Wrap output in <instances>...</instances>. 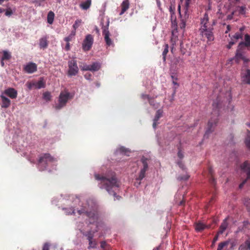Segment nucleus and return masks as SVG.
<instances>
[{
	"mask_svg": "<svg viewBox=\"0 0 250 250\" xmlns=\"http://www.w3.org/2000/svg\"><path fill=\"white\" fill-rule=\"evenodd\" d=\"M187 21V19H185L184 18H181V22L179 24V26L181 29H184L186 25V22Z\"/></svg>",
	"mask_w": 250,
	"mask_h": 250,
	"instance_id": "e433bc0d",
	"label": "nucleus"
},
{
	"mask_svg": "<svg viewBox=\"0 0 250 250\" xmlns=\"http://www.w3.org/2000/svg\"><path fill=\"white\" fill-rule=\"evenodd\" d=\"M189 176L188 174H185L183 176H179L177 177V180L179 181H187L188 179Z\"/></svg>",
	"mask_w": 250,
	"mask_h": 250,
	"instance_id": "a19ab883",
	"label": "nucleus"
},
{
	"mask_svg": "<svg viewBox=\"0 0 250 250\" xmlns=\"http://www.w3.org/2000/svg\"><path fill=\"white\" fill-rule=\"evenodd\" d=\"M55 14L53 12L50 11L47 14V22L49 24H52L54 21Z\"/></svg>",
	"mask_w": 250,
	"mask_h": 250,
	"instance_id": "7c9ffc66",
	"label": "nucleus"
},
{
	"mask_svg": "<svg viewBox=\"0 0 250 250\" xmlns=\"http://www.w3.org/2000/svg\"><path fill=\"white\" fill-rule=\"evenodd\" d=\"M119 150L121 152L126 153L128 152V150L124 146H122L119 148Z\"/></svg>",
	"mask_w": 250,
	"mask_h": 250,
	"instance_id": "052dcab7",
	"label": "nucleus"
},
{
	"mask_svg": "<svg viewBox=\"0 0 250 250\" xmlns=\"http://www.w3.org/2000/svg\"><path fill=\"white\" fill-rule=\"evenodd\" d=\"M45 86V83L42 80H40L37 83H35V87L37 88L40 89L43 88Z\"/></svg>",
	"mask_w": 250,
	"mask_h": 250,
	"instance_id": "f704fd0d",
	"label": "nucleus"
},
{
	"mask_svg": "<svg viewBox=\"0 0 250 250\" xmlns=\"http://www.w3.org/2000/svg\"><path fill=\"white\" fill-rule=\"evenodd\" d=\"M169 11L170 14H172L173 15L174 13H175V6L174 4H173L171 3H170L169 7Z\"/></svg>",
	"mask_w": 250,
	"mask_h": 250,
	"instance_id": "c03bdc74",
	"label": "nucleus"
},
{
	"mask_svg": "<svg viewBox=\"0 0 250 250\" xmlns=\"http://www.w3.org/2000/svg\"><path fill=\"white\" fill-rule=\"evenodd\" d=\"M0 98L1 99V107L2 108L8 107L11 104L10 100L2 95L0 96Z\"/></svg>",
	"mask_w": 250,
	"mask_h": 250,
	"instance_id": "412c9836",
	"label": "nucleus"
},
{
	"mask_svg": "<svg viewBox=\"0 0 250 250\" xmlns=\"http://www.w3.org/2000/svg\"><path fill=\"white\" fill-rule=\"evenodd\" d=\"M70 49V45L69 42H66V44L65 47V49L66 51H69Z\"/></svg>",
	"mask_w": 250,
	"mask_h": 250,
	"instance_id": "0e129e2a",
	"label": "nucleus"
},
{
	"mask_svg": "<svg viewBox=\"0 0 250 250\" xmlns=\"http://www.w3.org/2000/svg\"><path fill=\"white\" fill-rule=\"evenodd\" d=\"M5 12V15L7 17H10L13 14V11L10 8H8L6 10Z\"/></svg>",
	"mask_w": 250,
	"mask_h": 250,
	"instance_id": "a18cd8bd",
	"label": "nucleus"
},
{
	"mask_svg": "<svg viewBox=\"0 0 250 250\" xmlns=\"http://www.w3.org/2000/svg\"><path fill=\"white\" fill-rule=\"evenodd\" d=\"M149 104L151 105L153 107H155V108H157L158 107V106L157 105H156L154 103V100L152 99V98H150V100H149L148 101Z\"/></svg>",
	"mask_w": 250,
	"mask_h": 250,
	"instance_id": "864d4df0",
	"label": "nucleus"
},
{
	"mask_svg": "<svg viewBox=\"0 0 250 250\" xmlns=\"http://www.w3.org/2000/svg\"><path fill=\"white\" fill-rule=\"evenodd\" d=\"M241 48H239L238 47V49L236 51V53L235 56V61L237 62H238L240 60H242L245 62H248L249 61V60L248 59L246 58L244 56L243 53L240 50Z\"/></svg>",
	"mask_w": 250,
	"mask_h": 250,
	"instance_id": "2eb2a0df",
	"label": "nucleus"
},
{
	"mask_svg": "<svg viewBox=\"0 0 250 250\" xmlns=\"http://www.w3.org/2000/svg\"><path fill=\"white\" fill-rule=\"evenodd\" d=\"M23 69L27 73H33L37 70V65L34 62H30L25 65Z\"/></svg>",
	"mask_w": 250,
	"mask_h": 250,
	"instance_id": "ddd939ff",
	"label": "nucleus"
},
{
	"mask_svg": "<svg viewBox=\"0 0 250 250\" xmlns=\"http://www.w3.org/2000/svg\"><path fill=\"white\" fill-rule=\"evenodd\" d=\"M234 43H235V42H233V41H231V42H229V44H228V45H227V48H228V49H230V48L231 47V46H232Z\"/></svg>",
	"mask_w": 250,
	"mask_h": 250,
	"instance_id": "e2e57ef3",
	"label": "nucleus"
},
{
	"mask_svg": "<svg viewBox=\"0 0 250 250\" xmlns=\"http://www.w3.org/2000/svg\"><path fill=\"white\" fill-rule=\"evenodd\" d=\"M231 244L229 241H226L220 243L217 250H229L228 247Z\"/></svg>",
	"mask_w": 250,
	"mask_h": 250,
	"instance_id": "4be33fe9",
	"label": "nucleus"
},
{
	"mask_svg": "<svg viewBox=\"0 0 250 250\" xmlns=\"http://www.w3.org/2000/svg\"><path fill=\"white\" fill-rule=\"evenodd\" d=\"M245 144L248 148L250 149V135L248 136L245 140Z\"/></svg>",
	"mask_w": 250,
	"mask_h": 250,
	"instance_id": "3c124183",
	"label": "nucleus"
},
{
	"mask_svg": "<svg viewBox=\"0 0 250 250\" xmlns=\"http://www.w3.org/2000/svg\"><path fill=\"white\" fill-rule=\"evenodd\" d=\"M11 58V55L6 51H3V56L1 58L2 60H7Z\"/></svg>",
	"mask_w": 250,
	"mask_h": 250,
	"instance_id": "c9c22d12",
	"label": "nucleus"
},
{
	"mask_svg": "<svg viewBox=\"0 0 250 250\" xmlns=\"http://www.w3.org/2000/svg\"><path fill=\"white\" fill-rule=\"evenodd\" d=\"M48 44L47 38L42 37L40 39L39 46L41 48L45 49L47 48Z\"/></svg>",
	"mask_w": 250,
	"mask_h": 250,
	"instance_id": "393cba45",
	"label": "nucleus"
},
{
	"mask_svg": "<svg viewBox=\"0 0 250 250\" xmlns=\"http://www.w3.org/2000/svg\"><path fill=\"white\" fill-rule=\"evenodd\" d=\"M91 75L90 74H86L85 75H84V77L87 79V80H90V78H91Z\"/></svg>",
	"mask_w": 250,
	"mask_h": 250,
	"instance_id": "774afa93",
	"label": "nucleus"
},
{
	"mask_svg": "<svg viewBox=\"0 0 250 250\" xmlns=\"http://www.w3.org/2000/svg\"><path fill=\"white\" fill-rule=\"evenodd\" d=\"M163 111L162 109H160L157 110L155 114V116L153 119V123L152 125L154 128H155L156 126L159 124V123H158V121L159 120V119L163 116Z\"/></svg>",
	"mask_w": 250,
	"mask_h": 250,
	"instance_id": "dca6fc26",
	"label": "nucleus"
},
{
	"mask_svg": "<svg viewBox=\"0 0 250 250\" xmlns=\"http://www.w3.org/2000/svg\"><path fill=\"white\" fill-rule=\"evenodd\" d=\"M65 210H66V213L67 214H75V212L74 208H65Z\"/></svg>",
	"mask_w": 250,
	"mask_h": 250,
	"instance_id": "49530a36",
	"label": "nucleus"
},
{
	"mask_svg": "<svg viewBox=\"0 0 250 250\" xmlns=\"http://www.w3.org/2000/svg\"><path fill=\"white\" fill-rule=\"evenodd\" d=\"M245 83L250 84V70L247 69L243 76V80Z\"/></svg>",
	"mask_w": 250,
	"mask_h": 250,
	"instance_id": "c85d7f7f",
	"label": "nucleus"
},
{
	"mask_svg": "<svg viewBox=\"0 0 250 250\" xmlns=\"http://www.w3.org/2000/svg\"><path fill=\"white\" fill-rule=\"evenodd\" d=\"M148 159L146 158L143 157L141 159V162L143 164V168H141L140 172L139 173V175L137 178H136V180L137 181H139V185L141 183V181L143 179V178L146 176V172L148 169V166L147 163Z\"/></svg>",
	"mask_w": 250,
	"mask_h": 250,
	"instance_id": "6e6552de",
	"label": "nucleus"
},
{
	"mask_svg": "<svg viewBox=\"0 0 250 250\" xmlns=\"http://www.w3.org/2000/svg\"><path fill=\"white\" fill-rule=\"evenodd\" d=\"M218 122L217 117L215 118H211V119L208 121V128L204 135V138H208V135L209 133H211L214 130V128Z\"/></svg>",
	"mask_w": 250,
	"mask_h": 250,
	"instance_id": "f8f14e48",
	"label": "nucleus"
},
{
	"mask_svg": "<svg viewBox=\"0 0 250 250\" xmlns=\"http://www.w3.org/2000/svg\"><path fill=\"white\" fill-rule=\"evenodd\" d=\"M141 98L142 99H143L144 100H147L148 101L149 100H150V99L151 98V97H149V96L148 95H147V94H143L141 95Z\"/></svg>",
	"mask_w": 250,
	"mask_h": 250,
	"instance_id": "4d7b16f0",
	"label": "nucleus"
},
{
	"mask_svg": "<svg viewBox=\"0 0 250 250\" xmlns=\"http://www.w3.org/2000/svg\"><path fill=\"white\" fill-rule=\"evenodd\" d=\"M55 159L49 153H45L39 158V167L41 170H44L47 167L49 163L53 162Z\"/></svg>",
	"mask_w": 250,
	"mask_h": 250,
	"instance_id": "7ed1b4c3",
	"label": "nucleus"
},
{
	"mask_svg": "<svg viewBox=\"0 0 250 250\" xmlns=\"http://www.w3.org/2000/svg\"><path fill=\"white\" fill-rule=\"evenodd\" d=\"M177 164L179 167L183 170H185L186 169V167L182 161H180L178 162Z\"/></svg>",
	"mask_w": 250,
	"mask_h": 250,
	"instance_id": "5fc2aeb1",
	"label": "nucleus"
},
{
	"mask_svg": "<svg viewBox=\"0 0 250 250\" xmlns=\"http://www.w3.org/2000/svg\"><path fill=\"white\" fill-rule=\"evenodd\" d=\"M234 15H235V14H233V12H232L231 13V14L227 16V19H228V20H231V19H232L233 16Z\"/></svg>",
	"mask_w": 250,
	"mask_h": 250,
	"instance_id": "338daca9",
	"label": "nucleus"
},
{
	"mask_svg": "<svg viewBox=\"0 0 250 250\" xmlns=\"http://www.w3.org/2000/svg\"><path fill=\"white\" fill-rule=\"evenodd\" d=\"M239 250H250V236L239 247Z\"/></svg>",
	"mask_w": 250,
	"mask_h": 250,
	"instance_id": "aec40b11",
	"label": "nucleus"
},
{
	"mask_svg": "<svg viewBox=\"0 0 250 250\" xmlns=\"http://www.w3.org/2000/svg\"><path fill=\"white\" fill-rule=\"evenodd\" d=\"M219 234H218V233H217V235H216L214 236V238H213V241H212V246L213 245H214V244H215V242L218 240V235H219Z\"/></svg>",
	"mask_w": 250,
	"mask_h": 250,
	"instance_id": "680f3d73",
	"label": "nucleus"
},
{
	"mask_svg": "<svg viewBox=\"0 0 250 250\" xmlns=\"http://www.w3.org/2000/svg\"><path fill=\"white\" fill-rule=\"evenodd\" d=\"M170 19L172 24L176 23V17L175 13H174L173 15L172 14H170Z\"/></svg>",
	"mask_w": 250,
	"mask_h": 250,
	"instance_id": "603ef678",
	"label": "nucleus"
},
{
	"mask_svg": "<svg viewBox=\"0 0 250 250\" xmlns=\"http://www.w3.org/2000/svg\"><path fill=\"white\" fill-rule=\"evenodd\" d=\"M190 1V0H185L184 7L182 12L181 11V6L179 4L178 6V10L181 18H184L187 20L188 19L190 14V12L188 10Z\"/></svg>",
	"mask_w": 250,
	"mask_h": 250,
	"instance_id": "9d476101",
	"label": "nucleus"
},
{
	"mask_svg": "<svg viewBox=\"0 0 250 250\" xmlns=\"http://www.w3.org/2000/svg\"><path fill=\"white\" fill-rule=\"evenodd\" d=\"M106 245V243L105 241H102L101 242V247L103 249H104Z\"/></svg>",
	"mask_w": 250,
	"mask_h": 250,
	"instance_id": "69168bd1",
	"label": "nucleus"
},
{
	"mask_svg": "<svg viewBox=\"0 0 250 250\" xmlns=\"http://www.w3.org/2000/svg\"><path fill=\"white\" fill-rule=\"evenodd\" d=\"M43 97L46 101H49L51 100V96L49 92H46L43 94Z\"/></svg>",
	"mask_w": 250,
	"mask_h": 250,
	"instance_id": "ea45409f",
	"label": "nucleus"
},
{
	"mask_svg": "<svg viewBox=\"0 0 250 250\" xmlns=\"http://www.w3.org/2000/svg\"><path fill=\"white\" fill-rule=\"evenodd\" d=\"M70 93L68 92H61L59 98V104L56 105L55 108L57 110H59L65 106L70 98Z\"/></svg>",
	"mask_w": 250,
	"mask_h": 250,
	"instance_id": "20e7f679",
	"label": "nucleus"
},
{
	"mask_svg": "<svg viewBox=\"0 0 250 250\" xmlns=\"http://www.w3.org/2000/svg\"><path fill=\"white\" fill-rule=\"evenodd\" d=\"M170 77L171 78L172 81H173V80L178 81V74L176 72L172 71L171 70H170Z\"/></svg>",
	"mask_w": 250,
	"mask_h": 250,
	"instance_id": "72a5a7b5",
	"label": "nucleus"
},
{
	"mask_svg": "<svg viewBox=\"0 0 250 250\" xmlns=\"http://www.w3.org/2000/svg\"><path fill=\"white\" fill-rule=\"evenodd\" d=\"M78 213L79 215L85 213L89 219L90 224H94L97 222L98 219V213L96 211L87 212L84 209L82 208L80 210H78Z\"/></svg>",
	"mask_w": 250,
	"mask_h": 250,
	"instance_id": "423d86ee",
	"label": "nucleus"
},
{
	"mask_svg": "<svg viewBox=\"0 0 250 250\" xmlns=\"http://www.w3.org/2000/svg\"><path fill=\"white\" fill-rule=\"evenodd\" d=\"M245 28L244 26L241 27L239 29V31L237 32H236L231 38V40H233V39H235L236 40H238L240 39H242L243 38V32L245 30Z\"/></svg>",
	"mask_w": 250,
	"mask_h": 250,
	"instance_id": "b1692460",
	"label": "nucleus"
},
{
	"mask_svg": "<svg viewBox=\"0 0 250 250\" xmlns=\"http://www.w3.org/2000/svg\"><path fill=\"white\" fill-rule=\"evenodd\" d=\"M4 94L7 95L11 99H15L17 97L18 93L13 88H9L4 91Z\"/></svg>",
	"mask_w": 250,
	"mask_h": 250,
	"instance_id": "a211bd4d",
	"label": "nucleus"
},
{
	"mask_svg": "<svg viewBox=\"0 0 250 250\" xmlns=\"http://www.w3.org/2000/svg\"><path fill=\"white\" fill-rule=\"evenodd\" d=\"M121 11L120 13V15H122L129 7V0H124L121 4Z\"/></svg>",
	"mask_w": 250,
	"mask_h": 250,
	"instance_id": "6ab92c4d",
	"label": "nucleus"
},
{
	"mask_svg": "<svg viewBox=\"0 0 250 250\" xmlns=\"http://www.w3.org/2000/svg\"><path fill=\"white\" fill-rule=\"evenodd\" d=\"M91 4V0H87L86 1L82 2L80 6V7L83 10L88 9Z\"/></svg>",
	"mask_w": 250,
	"mask_h": 250,
	"instance_id": "bb28decb",
	"label": "nucleus"
},
{
	"mask_svg": "<svg viewBox=\"0 0 250 250\" xmlns=\"http://www.w3.org/2000/svg\"><path fill=\"white\" fill-rule=\"evenodd\" d=\"M94 177L99 182L98 186L100 188L105 189L109 194L116 197V199H120L121 197L117 195L116 193V190L119 187V182L115 172L111 171L104 176L95 174Z\"/></svg>",
	"mask_w": 250,
	"mask_h": 250,
	"instance_id": "f257e3e1",
	"label": "nucleus"
},
{
	"mask_svg": "<svg viewBox=\"0 0 250 250\" xmlns=\"http://www.w3.org/2000/svg\"><path fill=\"white\" fill-rule=\"evenodd\" d=\"M168 52V45L167 44H165L164 45V49L162 53L163 56V60L165 62L166 60V56Z\"/></svg>",
	"mask_w": 250,
	"mask_h": 250,
	"instance_id": "2f4dec72",
	"label": "nucleus"
},
{
	"mask_svg": "<svg viewBox=\"0 0 250 250\" xmlns=\"http://www.w3.org/2000/svg\"><path fill=\"white\" fill-rule=\"evenodd\" d=\"M97 245V243L96 241H92V243H89V246L88 247V249H90L91 248H95L96 247Z\"/></svg>",
	"mask_w": 250,
	"mask_h": 250,
	"instance_id": "8fccbe9b",
	"label": "nucleus"
},
{
	"mask_svg": "<svg viewBox=\"0 0 250 250\" xmlns=\"http://www.w3.org/2000/svg\"><path fill=\"white\" fill-rule=\"evenodd\" d=\"M177 81H175V80H173V81H172V83L174 85H176V86L174 87H173V93L172 94V97H173L176 93V89L177 88L179 87V84L177 83Z\"/></svg>",
	"mask_w": 250,
	"mask_h": 250,
	"instance_id": "58836bf2",
	"label": "nucleus"
},
{
	"mask_svg": "<svg viewBox=\"0 0 250 250\" xmlns=\"http://www.w3.org/2000/svg\"><path fill=\"white\" fill-rule=\"evenodd\" d=\"M93 42L94 38L93 36L91 34L87 35L83 40L82 44L83 50L84 51H88L90 50L93 44Z\"/></svg>",
	"mask_w": 250,
	"mask_h": 250,
	"instance_id": "0eeeda50",
	"label": "nucleus"
},
{
	"mask_svg": "<svg viewBox=\"0 0 250 250\" xmlns=\"http://www.w3.org/2000/svg\"><path fill=\"white\" fill-rule=\"evenodd\" d=\"M245 42H242L239 43L238 47L239 48H242L243 46H245L246 47H250V36L248 34H246L245 36Z\"/></svg>",
	"mask_w": 250,
	"mask_h": 250,
	"instance_id": "5701e85b",
	"label": "nucleus"
},
{
	"mask_svg": "<svg viewBox=\"0 0 250 250\" xmlns=\"http://www.w3.org/2000/svg\"><path fill=\"white\" fill-rule=\"evenodd\" d=\"M100 63L98 62H93L91 65H90V71H97L100 69Z\"/></svg>",
	"mask_w": 250,
	"mask_h": 250,
	"instance_id": "cd10ccee",
	"label": "nucleus"
},
{
	"mask_svg": "<svg viewBox=\"0 0 250 250\" xmlns=\"http://www.w3.org/2000/svg\"><path fill=\"white\" fill-rule=\"evenodd\" d=\"M241 168L242 170L246 172L247 178L244 180L240 185L239 188H242L247 182L248 179H250V163L248 161H246L241 165Z\"/></svg>",
	"mask_w": 250,
	"mask_h": 250,
	"instance_id": "9b49d317",
	"label": "nucleus"
},
{
	"mask_svg": "<svg viewBox=\"0 0 250 250\" xmlns=\"http://www.w3.org/2000/svg\"><path fill=\"white\" fill-rule=\"evenodd\" d=\"M68 75L69 76H75L78 74L79 72V68L75 58H73L72 60L68 61Z\"/></svg>",
	"mask_w": 250,
	"mask_h": 250,
	"instance_id": "39448f33",
	"label": "nucleus"
},
{
	"mask_svg": "<svg viewBox=\"0 0 250 250\" xmlns=\"http://www.w3.org/2000/svg\"><path fill=\"white\" fill-rule=\"evenodd\" d=\"M246 6L245 5L240 6H237L233 11V14L236 16L245 15L246 13Z\"/></svg>",
	"mask_w": 250,
	"mask_h": 250,
	"instance_id": "4468645a",
	"label": "nucleus"
},
{
	"mask_svg": "<svg viewBox=\"0 0 250 250\" xmlns=\"http://www.w3.org/2000/svg\"><path fill=\"white\" fill-rule=\"evenodd\" d=\"M74 36H75V32L74 33V34H70L68 37H65L64 39V40L66 42H69L70 41H72V39Z\"/></svg>",
	"mask_w": 250,
	"mask_h": 250,
	"instance_id": "09e8293b",
	"label": "nucleus"
},
{
	"mask_svg": "<svg viewBox=\"0 0 250 250\" xmlns=\"http://www.w3.org/2000/svg\"><path fill=\"white\" fill-rule=\"evenodd\" d=\"M244 203L247 209L250 211V199L249 198H245L244 199Z\"/></svg>",
	"mask_w": 250,
	"mask_h": 250,
	"instance_id": "4c0bfd02",
	"label": "nucleus"
},
{
	"mask_svg": "<svg viewBox=\"0 0 250 250\" xmlns=\"http://www.w3.org/2000/svg\"><path fill=\"white\" fill-rule=\"evenodd\" d=\"M212 106L213 107V112L215 114L218 115V109L219 108V104L218 103V99L216 100V101H214L212 104Z\"/></svg>",
	"mask_w": 250,
	"mask_h": 250,
	"instance_id": "473e14b6",
	"label": "nucleus"
},
{
	"mask_svg": "<svg viewBox=\"0 0 250 250\" xmlns=\"http://www.w3.org/2000/svg\"><path fill=\"white\" fill-rule=\"evenodd\" d=\"M26 85H27V87L29 89H31V88H32V87L33 86H35V83L28 82V83H27Z\"/></svg>",
	"mask_w": 250,
	"mask_h": 250,
	"instance_id": "6e6d98bb",
	"label": "nucleus"
},
{
	"mask_svg": "<svg viewBox=\"0 0 250 250\" xmlns=\"http://www.w3.org/2000/svg\"><path fill=\"white\" fill-rule=\"evenodd\" d=\"M109 21L107 22V24L105 26H103L102 29L103 30V35L104 37V39L105 42L106 44L108 46H113L114 43L112 40L110 38V33L108 31Z\"/></svg>",
	"mask_w": 250,
	"mask_h": 250,
	"instance_id": "1a4fd4ad",
	"label": "nucleus"
},
{
	"mask_svg": "<svg viewBox=\"0 0 250 250\" xmlns=\"http://www.w3.org/2000/svg\"><path fill=\"white\" fill-rule=\"evenodd\" d=\"M228 226V223L227 222V219H224L220 226L219 230L218 231V234H222L224 231L226 229Z\"/></svg>",
	"mask_w": 250,
	"mask_h": 250,
	"instance_id": "a878e982",
	"label": "nucleus"
},
{
	"mask_svg": "<svg viewBox=\"0 0 250 250\" xmlns=\"http://www.w3.org/2000/svg\"><path fill=\"white\" fill-rule=\"evenodd\" d=\"M82 23V20H77L75 21L74 24L73 25V27L74 29V30H76L77 28H78L79 26L80 25L81 23Z\"/></svg>",
	"mask_w": 250,
	"mask_h": 250,
	"instance_id": "79ce46f5",
	"label": "nucleus"
},
{
	"mask_svg": "<svg viewBox=\"0 0 250 250\" xmlns=\"http://www.w3.org/2000/svg\"><path fill=\"white\" fill-rule=\"evenodd\" d=\"M50 245L48 243H45L42 250H49Z\"/></svg>",
	"mask_w": 250,
	"mask_h": 250,
	"instance_id": "13d9d810",
	"label": "nucleus"
},
{
	"mask_svg": "<svg viewBox=\"0 0 250 250\" xmlns=\"http://www.w3.org/2000/svg\"><path fill=\"white\" fill-rule=\"evenodd\" d=\"M215 24V20L209 21V18L207 12L200 18V28L199 29L200 35L203 38H205L207 39L208 43H209L214 40L213 30Z\"/></svg>",
	"mask_w": 250,
	"mask_h": 250,
	"instance_id": "f03ea898",
	"label": "nucleus"
},
{
	"mask_svg": "<svg viewBox=\"0 0 250 250\" xmlns=\"http://www.w3.org/2000/svg\"><path fill=\"white\" fill-rule=\"evenodd\" d=\"M80 68L83 71H90V65L84 64L83 66H80Z\"/></svg>",
	"mask_w": 250,
	"mask_h": 250,
	"instance_id": "de8ad7c7",
	"label": "nucleus"
},
{
	"mask_svg": "<svg viewBox=\"0 0 250 250\" xmlns=\"http://www.w3.org/2000/svg\"><path fill=\"white\" fill-rule=\"evenodd\" d=\"M98 230L96 229L94 231H89L87 232L86 234V236L87 237V239L88 240L89 243H92V241L94 236V233L97 232Z\"/></svg>",
	"mask_w": 250,
	"mask_h": 250,
	"instance_id": "c756f323",
	"label": "nucleus"
},
{
	"mask_svg": "<svg viewBox=\"0 0 250 250\" xmlns=\"http://www.w3.org/2000/svg\"><path fill=\"white\" fill-rule=\"evenodd\" d=\"M209 173L210 174V176H211V177H210V180H209L210 183L212 185H214L215 184V179L213 177L212 171V170H211V168L209 169Z\"/></svg>",
	"mask_w": 250,
	"mask_h": 250,
	"instance_id": "37998d69",
	"label": "nucleus"
},
{
	"mask_svg": "<svg viewBox=\"0 0 250 250\" xmlns=\"http://www.w3.org/2000/svg\"><path fill=\"white\" fill-rule=\"evenodd\" d=\"M195 229L197 232H201L206 229H209L210 227V225H207L202 223L201 222H198L194 225Z\"/></svg>",
	"mask_w": 250,
	"mask_h": 250,
	"instance_id": "f3484780",
	"label": "nucleus"
},
{
	"mask_svg": "<svg viewBox=\"0 0 250 250\" xmlns=\"http://www.w3.org/2000/svg\"><path fill=\"white\" fill-rule=\"evenodd\" d=\"M177 155H178V157L181 159H182L184 158V154H183L182 151H181V150H179L178 153H177Z\"/></svg>",
	"mask_w": 250,
	"mask_h": 250,
	"instance_id": "bf43d9fd",
	"label": "nucleus"
}]
</instances>
